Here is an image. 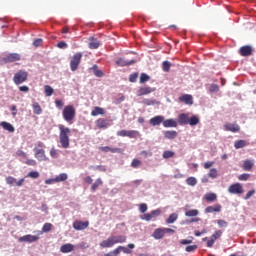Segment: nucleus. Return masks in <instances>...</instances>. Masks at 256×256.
Segmentation results:
<instances>
[{"label":"nucleus","instance_id":"nucleus-56","mask_svg":"<svg viewBox=\"0 0 256 256\" xmlns=\"http://www.w3.org/2000/svg\"><path fill=\"white\" fill-rule=\"evenodd\" d=\"M139 77L138 73H133L129 76L130 83H135L137 81V78Z\"/></svg>","mask_w":256,"mask_h":256},{"label":"nucleus","instance_id":"nucleus-14","mask_svg":"<svg viewBox=\"0 0 256 256\" xmlns=\"http://www.w3.org/2000/svg\"><path fill=\"white\" fill-rule=\"evenodd\" d=\"M155 88H151L149 86L140 87L137 91V97H143V95H150V93H154Z\"/></svg>","mask_w":256,"mask_h":256},{"label":"nucleus","instance_id":"nucleus-31","mask_svg":"<svg viewBox=\"0 0 256 256\" xmlns=\"http://www.w3.org/2000/svg\"><path fill=\"white\" fill-rule=\"evenodd\" d=\"M253 161L251 160H245L243 162L242 168L244 171H251V169H253Z\"/></svg>","mask_w":256,"mask_h":256},{"label":"nucleus","instance_id":"nucleus-61","mask_svg":"<svg viewBox=\"0 0 256 256\" xmlns=\"http://www.w3.org/2000/svg\"><path fill=\"white\" fill-rule=\"evenodd\" d=\"M147 209H148L147 204H145V203L140 204V206H139L140 213H146Z\"/></svg>","mask_w":256,"mask_h":256},{"label":"nucleus","instance_id":"nucleus-63","mask_svg":"<svg viewBox=\"0 0 256 256\" xmlns=\"http://www.w3.org/2000/svg\"><path fill=\"white\" fill-rule=\"evenodd\" d=\"M57 47H58L59 49H67V43L61 41V42H59V43L57 44Z\"/></svg>","mask_w":256,"mask_h":256},{"label":"nucleus","instance_id":"nucleus-12","mask_svg":"<svg viewBox=\"0 0 256 256\" xmlns=\"http://www.w3.org/2000/svg\"><path fill=\"white\" fill-rule=\"evenodd\" d=\"M4 63H15V61H21V55L18 53H10L3 58Z\"/></svg>","mask_w":256,"mask_h":256},{"label":"nucleus","instance_id":"nucleus-4","mask_svg":"<svg viewBox=\"0 0 256 256\" xmlns=\"http://www.w3.org/2000/svg\"><path fill=\"white\" fill-rule=\"evenodd\" d=\"M34 157L37 161H47V155H45V143L38 141L34 144Z\"/></svg>","mask_w":256,"mask_h":256},{"label":"nucleus","instance_id":"nucleus-22","mask_svg":"<svg viewBox=\"0 0 256 256\" xmlns=\"http://www.w3.org/2000/svg\"><path fill=\"white\" fill-rule=\"evenodd\" d=\"M221 205L215 204L214 206H208L205 208V213H221Z\"/></svg>","mask_w":256,"mask_h":256},{"label":"nucleus","instance_id":"nucleus-1","mask_svg":"<svg viewBox=\"0 0 256 256\" xmlns=\"http://www.w3.org/2000/svg\"><path fill=\"white\" fill-rule=\"evenodd\" d=\"M119 243H127V236H109L106 240L100 242L99 246L101 247V249H111V247H115V245Z\"/></svg>","mask_w":256,"mask_h":256},{"label":"nucleus","instance_id":"nucleus-27","mask_svg":"<svg viewBox=\"0 0 256 256\" xmlns=\"http://www.w3.org/2000/svg\"><path fill=\"white\" fill-rule=\"evenodd\" d=\"M163 127L169 128V127H177V120L175 119H167L163 120Z\"/></svg>","mask_w":256,"mask_h":256},{"label":"nucleus","instance_id":"nucleus-47","mask_svg":"<svg viewBox=\"0 0 256 256\" xmlns=\"http://www.w3.org/2000/svg\"><path fill=\"white\" fill-rule=\"evenodd\" d=\"M221 235H223V232L221 230H217L212 234L211 239L217 241V239H220Z\"/></svg>","mask_w":256,"mask_h":256},{"label":"nucleus","instance_id":"nucleus-44","mask_svg":"<svg viewBox=\"0 0 256 256\" xmlns=\"http://www.w3.org/2000/svg\"><path fill=\"white\" fill-rule=\"evenodd\" d=\"M219 173L217 172V170L215 168H211L209 173H208V177H210V179H217Z\"/></svg>","mask_w":256,"mask_h":256},{"label":"nucleus","instance_id":"nucleus-26","mask_svg":"<svg viewBox=\"0 0 256 256\" xmlns=\"http://www.w3.org/2000/svg\"><path fill=\"white\" fill-rule=\"evenodd\" d=\"M75 249V246L71 243L64 244L60 247L61 253H71Z\"/></svg>","mask_w":256,"mask_h":256},{"label":"nucleus","instance_id":"nucleus-20","mask_svg":"<svg viewBox=\"0 0 256 256\" xmlns=\"http://www.w3.org/2000/svg\"><path fill=\"white\" fill-rule=\"evenodd\" d=\"M163 121H165V117H163V116H155V117H153V118H151L149 120V123L153 127H157V125H160L161 123H163Z\"/></svg>","mask_w":256,"mask_h":256},{"label":"nucleus","instance_id":"nucleus-3","mask_svg":"<svg viewBox=\"0 0 256 256\" xmlns=\"http://www.w3.org/2000/svg\"><path fill=\"white\" fill-rule=\"evenodd\" d=\"M135 248V244L130 243L127 246H118L114 250L105 253L104 256H119L121 252L125 255H131L133 253V249Z\"/></svg>","mask_w":256,"mask_h":256},{"label":"nucleus","instance_id":"nucleus-7","mask_svg":"<svg viewBox=\"0 0 256 256\" xmlns=\"http://www.w3.org/2000/svg\"><path fill=\"white\" fill-rule=\"evenodd\" d=\"M81 59H83V53L77 52L73 55L70 61V69L71 71H77L79 69V65H81Z\"/></svg>","mask_w":256,"mask_h":256},{"label":"nucleus","instance_id":"nucleus-52","mask_svg":"<svg viewBox=\"0 0 256 256\" xmlns=\"http://www.w3.org/2000/svg\"><path fill=\"white\" fill-rule=\"evenodd\" d=\"M185 251L187 253H193V251H197V245L194 244V245L186 246Z\"/></svg>","mask_w":256,"mask_h":256},{"label":"nucleus","instance_id":"nucleus-28","mask_svg":"<svg viewBox=\"0 0 256 256\" xmlns=\"http://www.w3.org/2000/svg\"><path fill=\"white\" fill-rule=\"evenodd\" d=\"M92 117H97V115H105V109L96 106L94 109L91 111Z\"/></svg>","mask_w":256,"mask_h":256},{"label":"nucleus","instance_id":"nucleus-18","mask_svg":"<svg viewBox=\"0 0 256 256\" xmlns=\"http://www.w3.org/2000/svg\"><path fill=\"white\" fill-rule=\"evenodd\" d=\"M100 46H101V41H99L97 38L95 37L89 38V43H88L89 49H99Z\"/></svg>","mask_w":256,"mask_h":256},{"label":"nucleus","instance_id":"nucleus-30","mask_svg":"<svg viewBox=\"0 0 256 256\" xmlns=\"http://www.w3.org/2000/svg\"><path fill=\"white\" fill-rule=\"evenodd\" d=\"M177 135H178L177 131H175V130H168V131L164 132V137L166 139H176Z\"/></svg>","mask_w":256,"mask_h":256},{"label":"nucleus","instance_id":"nucleus-23","mask_svg":"<svg viewBox=\"0 0 256 256\" xmlns=\"http://www.w3.org/2000/svg\"><path fill=\"white\" fill-rule=\"evenodd\" d=\"M0 127H2L5 131H8L9 133H15V127L9 122H0Z\"/></svg>","mask_w":256,"mask_h":256},{"label":"nucleus","instance_id":"nucleus-55","mask_svg":"<svg viewBox=\"0 0 256 256\" xmlns=\"http://www.w3.org/2000/svg\"><path fill=\"white\" fill-rule=\"evenodd\" d=\"M190 243H193V237L190 236L189 239H182L180 241L181 245H190Z\"/></svg>","mask_w":256,"mask_h":256},{"label":"nucleus","instance_id":"nucleus-49","mask_svg":"<svg viewBox=\"0 0 256 256\" xmlns=\"http://www.w3.org/2000/svg\"><path fill=\"white\" fill-rule=\"evenodd\" d=\"M39 172L37 171H30L26 177H30V179H39Z\"/></svg>","mask_w":256,"mask_h":256},{"label":"nucleus","instance_id":"nucleus-17","mask_svg":"<svg viewBox=\"0 0 256 256\" xmlns=\"http://www.w3.org/2000/svg\"><path fill=\"white\" fill-rule=\"evenodd\" d=\"M109 120L105 119V118H99L98 120H96V127L97 129H107V127H109Z\"/></svg>","mask_w":256,"mask_h":256},{"label":"nucleus","instance_id":"nucleus-62","mask_svg":"<svg viewBox=\"0 0 256 256\" xmlns=\"http://www.w3.org/2000/svg\"><path fill=\"white\" fill-rule=\"evenodd\" d=\"M55 105L58 109H62L64 103L62 100H55Z\"/></svg>","mask_w":256,"mask_h":256},{"label":"nucleus","instance_id":"nucleus-21","mask_svg":"<svg viewBox=\"0 0 256 256\" xmlns=\"http://www.w3.org/2000/svg\"><path fill=\"white\" fill-rule=\"evenodd\" d=\"M152 237L157 240L163 239V237H165V229L157 228L156 230H154Z\"/></svg>","mask_w":256,"mask_h":256},{"label":"nucleus","instance_id":"nucleus-64","mask_svg":"<svg viewBox=\"0 0 256 256\" xmlns=\"http://www.w3.org/2000/svg\"><path fill=\"white\" fill-rule=\"evenodd\" d=\"M215 165V162H205L203 167L204 169H210V167H213Z\"/></svg>","mask_w":256,"mask_h":256},{"label":"nucleus","instance_id":"nucleus-41","mask_svg":"<svg viewBox=\"0 0 256 256\" xmlns=\"http://www.w3.org/2000/svg\"><path fill=\"white\" fill-rule=\"evenodd\" d=\"M186 183L187 185H189L190 187H195V185H197V178L195 177H189L186 179Z\"/></svg>","mask_w":256,"mask_h":256},{"label":"nucleus","instance_id":"nucleus-5","mask_svg":"<svg viewBox=\"0 0 256 256\" xmlns=\"http://www.w3.org/2000/svg\"><path fill=\"white\" fill-rule=\"evenodd\" d=\"M75 115H77V111L75 110V107L73 105H67L64 107L62 111V117L64 121H66L67 123H73Z\"/></svg>","mask_w":256,"mask_h":256},{"label":"nucleus","instance_id":"nucleus-37","mask_svg":"<svg viewBox=\"0 0 256 256\" xmlns=\"http://www.w3.org/2000/svg\"><path fill=\"white\" fill-rule=\"evenodd\" d=\"M162 69L164 73H169V71H171V62L167 60L162 62Z\"/></svg>","mask_w":256,"mask_h":256},{"label":"nucleus","instance_id":"nucleus-16","mask_svg":"<svg viewBox=\"0 0 256 256\" xmlns=\"http://www.w3.org/2000/svg\"><path fill=\"white\" fill-rule=\"evenodd\" d=\"M225 131H230L231 133H239L241 131V126L239 124H231V123H226L224 125Z\"/></svg>","mask_w":256,"mask_h":256},{"label":"nucleus","instance_id":"nucleus-58","mask_svg":"<svg viewBox=\"0 0 256 256\" xmlns=\"http://www.w3.org/2000/svg\"><path fill=\"white\" fill-rule=\"evenodd\" d=\"M16 155H18V157H22L23 159H27V153H25L23 150H17Z\"/></svg>","mask_w":256,"mask_h":256},{"label":"nucleus","instance_id":"nucleus-48","mask_svg":"<svg viewBox=\"0 0 256 256\" xmlns=\"http://www.w3.org/2000/svg\"><path fill=\"white\" fill-rule=\"evenodd\" d=\"M52 228H53V224L45 223L42 227V231L43 233H49V231H51Z\"/></svg>","mask_w":256,"mask_h":256},{"label":"nucleus","instance_id":"nucleus-6","mask_svg":"<svg viewBox=\"0 0 256 256\" xmlns=\"http://www.w3.org/2000/svg\"><path fill=\"white\" fill-rule=\"evenodd\" d=\"M116 135L118 137H129V139H137L141 137V133L137 130H119Z\"/></svg>","mask_w":256,"mask_h":256},{"label":"nucleus","instance_id":"nucleus-40","mask_svg":"<svg viewBox=\"0 0 256 256\" xmlns=\"http://www.w3.org/2000/svg\"><path fill=\"white\" fill-rule=\"evenodd\" d=\"M144 105L151 106V105H159V102L155 99H144L142 101Z\"/></svg>","mask_w":256,"mask_h":256},{"label":"nucleus","instance_id":"nucleus-46","mask_svg":"<svg viewBox=\"0 0 256 256\" xmlns=\"http://www.w3.org/2000/svg\"><path fill=\"white\" fill-rule=\"evenodd\" d=\"M177 218H178L177 214L173 213V214H171V215L167 218L166 223H168V224L174 223V222L177 221Z\"/></svg>","mask_w":256,"mask_h":256},{"label":"nucleus","instance_id":"nucleus-24","mask_svg":"<svg viewBox=\"0 0 256 256\" xmlns=\"http://www.w3.org/2000/svg\"><path fill=\"white\" fill-rule=\"evenodd\" d=\"M135 64V60H130V61H127L123 58H119L117 61H116V65H118L119 67H127L129 65H133Z\"/></svg>","mask_w":256,"mask_h":256},{"label":"nucleus","instance_id":"nucleus-9","mask_svg":"<svg viewBox=\"0 0 256 256\" xmlns=\"http://www.w3.org/2000/svg\"><path fill=\"white\" fill-rule=\"evenodd\" d=\"M230 195H241L244 193L243 185L241 183H234L228 187Z\"/></svg>","mask_w":256,"mask_h":256},{"label":"nucleus","instance_id":"nucleus-57","mask_svg":"<svg viewBox=\"0 0 256 256\" xmlns=\"http://www.w3.org/2000/svg\"><path fill=\"white\" fill-rule=\"evenodd\" d=\"M50 157H52L53 159H57V157H59V154H57V150L55 148H52L50 150Z\"/></svg>","mask_w":256,"mask_h":256},{"label":"nucleus","instance_id":"nucleus-11","mask_svg":"<svg viewBox=\"0 0 256 256\" xmlns=\"http://www.w3.org/2000/svg\"><path fill=\"white\" fill-rule=\"evenodd\" d=\"M19 243H35V241H39V236L35 235H24L18 239Z\"/></svg>","mask_w":256,"mask_h":256},{"label":"nucleus","instance_id":"nucleus-50","mask_svg":"<svg viewBox=\"0 0 256 256\" xmlns=\"http://www.w3.org/2000/svg\"><path fill=\"white\" fill-rule=\"evenodd\" d=\"M6 183L7 185H15L17 183V179L13 176L6 177Z\"/></svg>","mask_w":256,"mask_h":256},{"label":"nucleus","instance_id":"nucleus-36","mask_svg":"<svg viewBox=\"0 0 256 256\" xmlns=\"http://www.w3.org/2000/svg\"><path fill=\"white\" fill-rule=\"evenodd\" d=\"M247 146V142L245 140H237L234 143L235 149H243V147Z\"/></svg>","mask_w":256,"mask_h":256},{"label":"nucleus","instance_id":"nucleus-10","mask_svg":"<svg viewBox=\"0 0 256 256\" xmlns=\"http://www.w3.org/2000/svg\"><path fill=\"white\" fill-rule=\"evenodd\" d=\"M161 215V209L152 210L150 213L143 214L140 216L142 221H151V219H155V217H159Z\"/></svg>","mask_w":256,"mask_h":256},{"label":"nucleus","instance_id":"nucleus-25","mask_svg":"<svg viewBox=\"0 0 256 256\" xmlns=\"http://www.w3.org/2000/svg\"><path fill=\"white\" fill-rule=\"evenodd\" d=\"M178 123L180 125H189V114L182 113L178 116Z\"/></svg>","mask_w":256,"mask_h":256},{"label":"nucleus","instance_id":"nucleus-42","mask_svg":"<svg viewBox=\"0 0 256 256\" xmlns=\"http://www.w3.org/2000/svg\"><path fill=\"white\" fill-rule=\"evenodd\" d=\"M205 199L207 201L213 202V201H217V194L215 193H208L205 195Z\"/></svg>","mask_w":256,"mask_h":256},{"label":"nucleus","instance_id":"nucleus-60","mask_svg":"<svg viewBox=\"0 0 256 256\" xmlns=\"http://www.w3.org/2000/svg\"><path fill=\"white\" fill-rule=\"evenodd\" d=\"M217 224H218L219 227H227V225H229V224L227 223V221L222 220V219L217 220Z\"/></svg>","mask_w":256,"mask_h":256},{"label":"nucleus","instance_id":"nucleus-38","mask_svg":"<svg viewBox=\"0 0 256 256\" xmlns=\"http://www.w3.org/2000/svg\"><path fill=\"white\" fill-rule=\"evenodd\" d=\"M197 215H199V210L197 209H192L185 212L186 217H197Z\"/></svg>","mask_w":256,"mask_h":256},{"label":"nucleus","instance_id":"nucleus-43","mask_svg":"<svg viewBox=\"0 0 256 256\" xmlns=\"http://www.w3.org/2000/svg\"><path fill=\"white\" fill-rule=\"evenodd\" d=\"M44 91H45L46 97H51V95H53V93H54L55 90H53V88H52L51 86L46 85V86L44 87Z\"/></svg>","mask_w":256,"mask_h":256},{"label":"nucleus","instance_id":"nucleus-53","mask_svg":"<svg viewBox=\"0 0 256 256\" xmlns=\"http://www.w3.org/2000/svg\"><path fill=\"white\" fill-rule=\"evenodd\" d=\"M250 174L244 173L238 176L239 181H249Z\"/></svg>","mask_w":256,"mask_h":256},{"label":"nucleus","instance_id":"nucleus-54","mask_svg":"<svg viewBox=\"0 0 256 256\" xmlns=\"http://www.w3.org/2000/svg\"><path fill=\"white\" fill-rule=\"evenodd\" d=\"M25 165H29L30 167H36L37 166V161L34 159H27L25 161Z\"/></svg>","mask_w":256,"mask_h":256},{"label":"nucleus","instance_id":"nucleus-34","mask_svg":"<svg viewBox=\"0 0 256 256\" xmlns=\"http://www.w3.org/2000/svg\"><path fill=\"white\" fill-rule=\"evenodd\" d=\"M188 125H191V127H195V125H199V117L194 115L188 118Z\"/></svg>","mask_w":256,"mask_h":256},{"label":"nucleus","instance_id":"nucleus-19","mask_svg":"<svg viewBox=\"0 0 256 256\" xmlns=\"http://www.w3.org/2000/svg\"><path fill=\"white\" fill-rule=\"evenodd\" d=\"M180 103H185L186 105H193V96L189 94H184L179 97Z\"/></svg>","mask_w":256,"mask_h":256},{"label":"nucleus","instance_id":"nucleus-51","mask_svg":"<svg viewBox=\"0 0 256 256\" xmlns=\"http://www.w3.org/2000/svg\"><path fill=\"white\" fill-rule=\"evenodd\" d=\"M149 79H151V77H149V75L142 73L140 75V83H147V81H149Z\"/></svg>","mask_w":256,"mask_h":256},{"label":"nucleus","instance_id":"nucleus-59","mask_svg":"<svg viewBox=\"0 0 256 256\" xmlns=\"http://www.w3.org/2000/svg\"><path fill=\"white\" fill-rule=\"evenodd\" d=\"M253 195H255V190H250L247 192L244 199L247 201V200L251 199V197H253Z\"/></svg>","mask_w":256,"mask_h":256},{"label":"nucleus","instance_id":"nucleus-8","mask_svg":"<svg viewBox=\"0 0 256 256\" xmlns=\"http://www.w3.org/2000/svg\"><path fill=\"white\" fill-rule=\"evenodd\" d=\"M29 77V73L27 71L19 70L13 77V82L15 85H21V83H25L27 78Z\"/></svg>","mask_w":256,"mask_h":256},{"label":"nucleus","instance_id":"nucleus-13","mask_svg":"<svg viewBox=\"0 0 256 256\" xmlns=\"http://www.w3.org/2000/svg\"><path fill=\"white\" fill-rule=\"evenodd\" d=\"M239 54L241 57H251V55H253V47L249 45L242 46L239 49Z\"/></svg>","mask_w":256,"mask_h":256},{"label":"nucleus","instance_id":"nucleus-45","mask_svg":"<svg viewBox=\"0 0 256 256\" xmlns=\"http://www.w3.org/2000/svg\"><path fill=\"white\" fill-rule=\"evenodd\" d=\"M140 165H142V162H141V160H139L137 158L133 159L132 162H131V167L133 169H139Z\"/></svg>","mask_w":256,"mask_h":256},{"label":"nucleus","instance_id":"nucleus-15","mask_svg":"<svg viewBox=\"0 0 256 256\" xmlns=\"http://www.w3.org/2000/svg\"><path fill=\"white\" fill-rule=\"evenodd\" d=\"M87 227H89V221H75L73 223V228L76 231H84V229H87Z\"/></svg>","mask_w":256,"mask_h":256},{"label":"nucleus","instance_id":"nucleus-2","mask_svg":"<svg viewBox=\"0 0 256 256\" xmlns=\"http://www.w3.org/2000/svg\"><path fill=\"white\" fill-rule=\"evenodd\" d=\"M58 129L60 131L59 141H60L61 147L63 149H69V145H70L69 135H71V129L69 127H66L63 124H59Z\"/></svg>","mask_w":256,"mask_h":256},{"label":"nucleus","instance_id":"nucleus-35","mask_svg":"<svg viewBox=\"0 0 256 256\" xmlns=\"http://www.w3.org/2000/svg\"><path fill=\"white\" fill-rule=\"evenodd\" d=\"M67 179H69V176L67 175V173H61L55 177L56 183H61L63 181H67Z\"/></svg>","mask_w":256,"mask_h":256},{"label":"nucleus","instance_id":"nucleus-39","mask_svg":"<svg viewBox=\"0 0 256 256\" xmlns=\"http://www.w3.org/2000/svg\"><path fill=\"white\" fill-rule=\"evenodd\" d=\"M163 159H171L172 157H175V152L171 150H166L162 154Z\"/></svg>","mask_w":256,"mask_h":256},{"label":"nucleus","instance_id":"nucleus-33","mask_svg":"<svg viewBox=\"0 0 256 256\" xmlns=\"http://www.w3.org/2000/svg\"><path fill=\"white\" fill-rule=\"evenodd\" d=\"M101 185H103V180H101V178H98L91 186V191L94 193V191H97V189H99V187H101Z\"/></svg>","mask_w":256,"mask_h":256},{"label":"nucleus","instance_id":"nucleus-32","mask_svg":"<svg viewBox=\"0 0 256 256\" xmlns=\"http://www.w3.org/2000/svg\"><path fill=\"white\" fill-rule=\"evenodd\" d=\"M33 113L35 115H41L43 113V109H41V105H39L37 102H34L32 105Z\"/></svg>","mask_w":256,"mask_h":256},{"label":"nucleus","instance_id":"nucleus-29","mask_svg":"<svg viewBox=\"0 0 256 256\" xmlns=\"http://www.w3.org/2000/svg\"><path fill=\"white\" fill-rule=\"evenodd\" d=\"M90 71H92L95 75V77H103L105 75L103 71L99 70V66L97 64H94L91 68Z\"/></svg>","mask_w":256,"mask_h":256}]
</instances>
